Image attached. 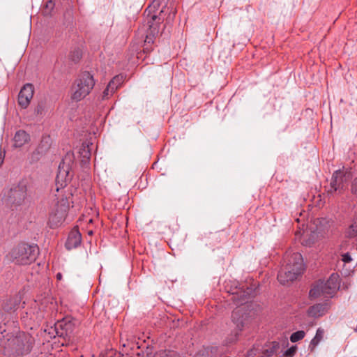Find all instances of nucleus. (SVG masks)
<instances>
[{"mask_svg": "<svg viewBox=\"0 0 357 357\" xmlns=\"http://www.w3.org/2000/svg\"><path fill=\"white\" fill-rule=\"evenodd\" d=\"M73 163V154L68 153L59 164L58 173L56 177L55 188L59 192L63 190L61 194L56 195L57 203L50 213L48 225L50 228H56L64 222L70 204L73 203L72 190L68 188L65 190L67 183L71 180V165Z\"/></svg>", "mask_w": 357, "mask_h": 357, "instance_id": "obj_1", "label": "nucleus"}, {"mask_svg": "<svg viewBox=\"0 0 357 357\" xmlns=\"http://www.w3.org/2000/svg\"><path fill=\"white\" fill-rule=\"evenodd\" d=\"M232 300L238 306L234 309L231 319L236 328L243 330L257 315L259 306L250 302L249 300L255 295V289L252 287L241 289L232 292Z\"/></svg>", "mask_w": 357, "mask_h": 357, "instance_id": "obj_2", "label": "nucleus"}, {"mask_svg": "<svg viewBox=\"0 0 357 357\" xmlns=\"http://www.w3.org/2000/svg\"><path fill=\"white\" fill-rule=\"evenodd\" d=\"M305 265L302 255L299 252H287L282 267L278 274V281L285 284L292 282L303 274Z\"/></svg>", "mask_w": 357, "mask_h": 357, "instance_id": "obj_3", "label": "nucleus"}, {"mask_svg": "<svg viewBox=\"0 0 357 357\" xmlns=\"http://www.w3.org/2000/svg\"><path fill=\"white\" fill-rule=\"evenodd\" d=\"M95 85V80L89 72L82 73L74 82L71 88V98L78 102L88 96Z\"/></svg>", "mask_w": 357, "mask_h": 357, "instance_id": "obj_4", "label": "nucleus"}, {"mask_svg": "<svg viewBox=\"0 0 357 357\" xmlns=\"http://www.w3.org/2000/svg\"><path fill=\"white\" fill-rule=\"evenodd\" d=\"M38 255V247L36 245L20 243L10 252L11 259L17 264L27 265L33 262Z\"/></svg>", "mask_w": 357, "mask_h": 357, "instance_id": "obj_5", "label": "nucleus"}, {"mask_svg": "<svg viewBox=\"0 0 357 357\" xmlns=\"http://www.w3.org/2000/svg\"><path fill=\"white\" fill-rule=\"evenodd\" d=\"M26 194V185L24 183H20L8 190L4 195L3 200L6 206L13 210L24 203Z\"/></svg>", "mask_w": 357, "mask_h": 357, "instance_id": "obj_6", "label": "nucleus"}, {"mask_svg": "<svg viewBox=\"0 0 357 357\" xmlns=\"http://www.w3.org/2000/svg\"><path fill=\"white\" fill-rule=\"evenodd\" d=\"M78 321L71 317H65L54 324L56 335H70L78 326Z\"/></svg>", "mask_w": 357, "mask_h": 357, "instance_id": "obj_7", "label": "nucleus"}, {"mask_svg": "<svg viewBox=\"0 0 357 357\" xmlns=\"http://www.w3.org/2000/svg\"><path fill=\"white\" fill-rule=\"evenodd\" d=\"M161 13H163V10L160 11L159 15L153 14L152 13V8L151 6H149L144 11L146 21L149 29V34L152 35L153 36L158 33L160 25L163 20L160 17Z\"/></svg>", "mask_w": 357, "mask_h": 357, "instance_id": "obj_8", "label": "nucleus"}, {"mask_svg": "<svg viewBox=\"0 0 357 357\" xmlns=\"http://www.w3.org/2000/svg\"><path fill=\"white\" fill-rule=\"evenodd\" d=\"M34 93V86L31 84H26L21 89L18 95V104L22 108H26L33 98Z\"/></svg>", "mask_w": 357, "mask_h": 357, "instance_id": "obj_9", "label": "nucleus"}, {"mask_svg": "<svg viewBox=\"0 0 357 357\" xmlns=\"http://www.w3.org/2000/svg\"><path fill=\"white\" fill-rule=\"evenodd\" d=\"M20 301L21 297L17 294L7 296L0 303V311L8 313L14 312L17 310Z\"/></svg>", "mask_w": 357, "mask_h": 357, "instance_id": "obj_10", "label": "nucleus"}, {"mask_svg": "<svg viewBox=\"0 0 357 357\" xmlns=\"http://www.w3.org/2000/svg\"><path fill=\"white\" fill-rule=\"evenodd\" d=\"M321 283L324 288V294L332 296L340 287L339 276L333 273L327 281H321Z\"/></svg>", "mask_w": 357, "mask_h": 357, "instance_id": "obj_11", "label": "nucleus"}, {"mask_svg": "<svg viewBox=\"0 0 357 357\" xmlns=\"http://www.w3.org/2000/svg\"><path fill=\"white\" fill-rule=\"evenodd\" d=\"M344 176L343 174V172L340 170L335 171L333 173L331 181V189L328 190V192L333 193L337 191L340 192L344 187Z\"/></svg>", "mask_w": 357, "mask_h": 357, "instance_id": "obj_12", "label": "nucleus"}, {"mask_svg": "<svg viewBox=\"0 0 357 357\" xmlns=\"http://www.w3.org/2000/svg\"><path fill=\"white\" fill-rule=\"evenodd\" d=\"M82 241V236L78 229H73L67 238L66 242V248L67 250H72L78 247Z\"/></svg>", "mask_w": 357, "mask_h": 357, "instance_id": "obj_13", "label": "nucleus"}, {"mask_svg": "<svg viewBox=\"0 0 357 357\" xmlns=\"http://www.w3.org/2000/svg\"><path fill=\"white\" fill-rule=\"evenodd\" d=\"M30 139L29 135L24 130H18L16 132L13 141L15 147H22L26 144Z\"/></svg>", "mask_w": 357, "mask_h": 357, "instance_id": "obj_14", "label": "nucleus"}, {"mask_svg": "<svg viewBox=\"0 0 357 357\" xmlns=\"http://www.w3.org/2000/svg\"><path fill=\"white\" fill-rule=\"evenodd\" d=\"M327 311V305L323 303L316 304L310 307L308 310V314L312 317H319L323 316Z\"/></svg>", "mask_w": 357, "mask_h": 357, "instance_id": "obj_15", "label": "nucleus"}, {"mask_svg": "<svg viewBox=\"0 0 357 357\" xmlns=\"http://www.w3.org/2000/svg\"><path fill=\"white\" fill-rule=\"evenodd\" d=\"M280 345L277 342H271L266 344L262 349V357H271L277 352Z\"/></svg>", "mask_w": 357, "mask_h": 357, "instance_id": "obj_16", "label": "nucleus"}, {"mask_svg": "<svg viewBox=\"0 0 357 357\" xmlns=\"http://www.w3.org/2000/svg\"><path fill=\"white\" fill-rule=\"evenodd\" d=\"M79 154L81 158L82 163H88L91 158V151L89 147V145L83 144L79 150Z\"/></svg>", "mask_w": 357, "mask_h": 357, "instance_id": "obj_17", "label": "nucleus"}, {"mask_svg": "<svg viewBox=\"0 0 357 357\" xmlns=\"http://www.w3.org/2000/svg\"><path fill=\"white\" fill-rule=\"evenodd\" d=\"M323 289H324V288L321 283V281L317 282L316 284H314L312 288L310 289V293H309L310 296L311 298H317L321 295L328 296V295H326V294H324Z\"/></svg>", "mask_w": 357, "mask_h": 357, "instance_id": "obj_18", "label": "nucleus"}, {"mask_svg": "<svg viewBox=\"0 0 357 357\" xmlns=\"http://www.w3.org/2000/svg\"><path fill=\"white\" fill-rule=\"evenodd\" d=\"M124 80V76L123 75H116L108 83L109 87L112 88V92H115L116 90L121 85Z\"/></svg>", "mask_w": 357, "mask_h": 357, "instance_id": "obj_19", "label": "nucleus"}, {"mask_svg": "<svg viewBox=\"0 0 357 357\" xmlns=\"http://www.w3.org/2000/svg\"><path fill=\"white\" fill-rule=\"evenodd\" d=\"M153 357H178L173 351L162 350L156 352Z\"/></svg>", "mask_w": 357, "mask_h": 357, "instance_id": "obj_20", "label": "nucleus"}, {"mask_svg": "<svg viewBox=\"0 0 357 357\" xmlns=\"http://www.w3.org/2000/svg\"><path fill=\"white\" fill-rule=\"evenodd\" d=\"M348 235L350 237H354L357 236V222H354L349 227L348 231Z\"/></svg>", "mask_w": 357, "mask_h": 357, "instance_id": "obj_21", "label": "nucleus"}, {"mask_svg": "<svg viewBox=\"0 0 357 357\" xmlns=\"http://www.w3.org/2000/svg\"><path fill=\"white\" fill-rule=\"evenodd\" d=\"M114 92H112V88L107 84L106 89L102 92V100L108 99Z\"/></svg>", "mask_w": 357, "mask_h": 357, "instance_id": "obj_22", "label": "nucleus"}, {"mask_svg": "<svg viewBox=\"0 0 357 357\" xmlns=\"http://www.w3.org/2000/svg\"><path fill=\"white\" fill-rule=\"evenodd\" d=\"M296 350V346H292L289 349L286 350L283 355L284 357H293L295 355Z\"/></svg>", "mask_w": 357, "mask_h": 357, "instance_id": "obj_23", "label": "nucleus"}, {"mask_svg": "<svg viewBox=\"0 0 357 357\" xmlns=\"http://www.w3.org/2000/svg\"><path fill=\"white\" fill-rule=\"evenodd\" d=\"M322 336H314V338L312 340L309 347L312 351L315 347L320 342L321 340Z\"/></svg>", "mask_w": 357, "mask_h": 357, "instance_id": "obj_24", "label": "nucleus"}, {"mask_svg": "<svg viewBox=\"0 0 357 357\" xmlns=\"http://www.w3.org/2000/svg\"><path fill=\"white\" fill-rule=\"evenodd\" d=\"M342 260L344 263H349L352 259L349 252H346L342 255Z\"/></svg>", "mask_w": 357, "mask_h": 357, "instance_id": "obj_25", "label": "nucleus"}, {"mask_svg": "<svg viewBox=\"0 0 357 357\" xmlns=\"http://www.w3.org/2000/svg\"><path fill=\"white\" fill-rule=\"evenodd\" d=\"M176 13V10L175 8L174 7H172L171 8V10H170V13H169V15L168 16V20H173L174 17H175V15Z\"/></svg>", "mask_w": 357, "mask_h": 357, "instance_id": "obj_26", "label": "nucleus"}, {"mask_svg": "<svg viewBox=\"0 0 357 357\" xmlns=\"http://www.w3.org/2000/svg\"><path fill=\"white\" fill-rule=\"evenodd\" d=\"M351 191L354 195H357V177L354 180L352 183Z\"/></svg>", "mask_w": 357, "mask_h": 357, "instance_id": "obj_27", "label": "nucleus"}, {"mask_svg": "<svg viewBox=\"0 0 357 357\" xmlns=\"http://www.w3.org/2000/svg\"><path fill=\"white\" fill-rule=\"evenodd\" d=\"M304 336H290V340L292 342H296L301 340Z\"/></svg>", "mask_w": 357, "mask_h": 357, "instance_id": "obj_28", "label": "nucleus"}, {"mask_svg": "<svg viewBox=\"0 0 357 357\" xmlns=\"http://www.w3.org/2000/svg\"><path fill=\"white\" fill-rule=\"evenodd\" d=\"M291 335H305V332L303 331H298L292 333Z\"/></svg>", "mask_w": 357, "mask_h": 357, "instance_id": "obj_29", "label": "nucleus"}, {"mask_svg": "<svg viewBox=\"0 0 357 357\" xmlns=\"http://www.w3.org/2000/svg\"><path fill=\"white\" fill-rule=\"evenodd\" d=\"M324 333V331L321 328H318L316 331V334L315 335H323Z\"/></svg>", "mask_w": 357, "mask_h": 357, "instance_id": "obj_30", "label": "nucleus"}, {"mask_svg": "<svg viewBox=\"0 0 357 357\" xmlns=\"http://www.w3.org/2000/svg\"><path fill=\"white\" fill-rule=\"evenodd\" d=\"M4 332H6L5 327L0 324V334L2 335Z\"/></svg>", "mask_w": 357, "mask_h": 357, "instance_id": "obj_31", "label": "nucleus"}, {"mask_svg": "<svg viewBox=\"0 0 357 357\" xmlns=\"http://www.w3.org/2000/svg\"><path fill=\"white\" fill-rule=\"evenodd\" d=\"M61 278H62V275H61V273H58L56 274V279H57L58 280H61Z\"/></svg>", "mask_w": 357, "mask_h": 357, "instance_id": "obj_32", "label": "nucleus"}, {"mask_svg": "<svg viewBox=\"0 0 357 357\" xmlns=\"http://www.w3.org/2000/svg\"><path fill=\"white\" fill-rule=\"evenodd\" d=\"M151 41V38H149L148 36H146V38L145 40V42L150 43Z\"/></svg>", "mask_w": 357, "mask_h": 357, "instance_id": "obj_33", "label": "nucleus"}, {"mask_svg": "<svg viewBox=\"0 0 357 357\" xmlns=\"http://www.w3.org/2000/svg\"><path fill=\"white\" fill-rule=\"evenodd\" d=\"M77 59H79L80 57V52L79 50L76 51Z\"/></svg>", "mask_w": 357, "mask_h": 357, "instance_id": "obj_34", "label": "nucleus"}, {"mask_svg": "<svg viewBox=\"0 0 357 357\" xmlns=\"http://www.w3.org/2000/svg\"><path fill=\"white\" fill-rule=\"evenodd\" d=\"M93 234V231H89V235H91V234Z\"/></svg>", "mask_w": 357, "mask_h": 357, "instance_id": "obj_35", "label": "nucleus"}, {"mask_svg": "<svg viewBox=\"0 0 357 357\" xmlns=\"http://www.w3.org/2000/svg\"><path fill=\"white\" fill-rule=\"evenodd\" d=\"M305 245H310V243H306Z\"/></svg>", "mask_w": 357, "mask_h": 357, "instance_id": "obj_36", "label": "nucleus"}]
</instances>
